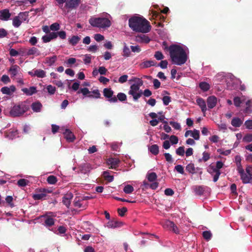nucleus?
Listing matches in <instances>:
<instances>
[{"label":"nucleus","instance_id":"8fccbe9b","mask_svg":"<svg viewBox=\"0 0 252 252\" xmlns=\"http://www.w3.org/2000/svg\"><path fill=\"white\" fill-rule=\"evenodd\" d=\"M202 235L203 238L207 241L209 240L212 237L211 233L208 231H203Z\"/></svg>","mask_w":252,"mask_h":252},{"label":"nucleus","instance_id":"6e6d98bb","mask_svg":"<svg viewBox=\"0 0 252 252\" xmlns=\"http://www.w3.org/2000/svg\"><path fill=\"white\" fill-rule=\"evenodd\" d=\"M243 141L246 142L252 141V134H247L243 138Z\"/></svg>","mask_w":252,"mask_h":252},{"label":"nucleus","instance_id":"f8f14e48","mask_svg":"<svg viewBox=\"0 0 252 252\" xmlns=\"http://www.w3.org/2000/svg\"><path fill=\"white\" fill-rule=\"evenodd\" d=\"M217 102V97L215 96H210L207 98V103L209 108L212 109L216 105Z\"/></svg>","mask_w":252,"mask_h":252},{"label":"nucleus","instance_id":"7c9ffc66","mask_svg":"<svg viewBox=\"0 0 252 252\" xmlns=\"http://www.w3.org/2000/svg\"><path fill=\"white\" fill-rule=\"evenodd\" d=\"M80 38L77 35H73L72 37L69 39V43L73 46L76 45L79 40Z\"/></svg>","mask_w":252,"mask_h":252},{"label":"nucleus","instance_id":"338daca9","mask_svg":"<svg viewBox=\"0 0 252 252\" xmlns=\"http://www.w3.org/2000/svg\"><path fill=\"white\" fill-rule=\"evenodd\" d=\"M6 202L11 207H14L13 204L12 203L13 201V197L11 196H7L5 198Z\"/></svg>","mask_w":252,"mask_h":252},{"label":"nucleus","instance_id":"37998d69","mask_svg":"<svg viewBox=\"0 0 252 252\" xmlns=\"http://www.w3.org/2000/svg\"><path fill=\"white\" fill-rule=\"evenodd\" d=\"M209 173H210L211 174H212V173H215V175L214 176V177H213V181L214 182H216L219 178V177L221 174V172L220 171H212V172H210L209 171H208Z\"/></svg>","mask_w":252,"mask_h":252},{"label":"nucleus","instance_id":"9d476101","mask_svg":"<svg viewBox=\"0 0 252 252\" xmlns=\"http://www.w3.org/2000/svg\"><path fill=\"white\" fill-rule=\"evenodd\" d=\"M242 183L244 184L252 183V176L249 175L245 171L240 174Z\"/></svg>","mask_w":252,"mask_h":252},{"label":"nucleus","instance_id":"79ce46f5","mask_svg":"<svg viewBox=\"0 0 252 252\" xmlns=\"http://www.w3.org/2000/svg\"><path fill=\"white\" fill-rule=\"evenodd\" d=\"M29 181L25 179H21L17 182V185L19 187H25L28 183Z\"/></svg>","mask_w":252,"mask_h":252},{"label":"nucleus","instance_id":"de8ad7c7","mask_svg":"<svg viewBox=\"0 0 252 252\" xmlns=\"http://www.w3.org/2000/svg\"><path fill=\"white\" fill-rule=\"evenodd\" d=\"M80 93H82L85 96L87 95V94H90V92L87 88H81L77 92V94H78Z\"/></svg>","mask_w":252,"mask_h":252},{"label":"nucleus","instance_id":"bb28decb","mask_svg":"<svg viewBox=\"0 0 252 252\" xmlns=\"http://www.w3.org/2000/svg\"><path fill=\"white\" fill-rule=\"evenodd\" d=\"M150 152L154 155H157L159 153V148L158 145L154 144L149 148Z\"/></svg>","mask_w":252,"mask_h":252},{"label":"nucleus","instance_id":"393cba45","mask_svg":"<svg viewBox=\"0 0 252 252\" xmlns=\"http://www.w3.org/2000/svg\"><path fill=\"white\" fill-rule=\"evenodd\" d=\"M246 107L244 109L243 112L245 114H250L252 112V101L248 100L246 102Z\"/></svg>","mask_w":252,"mask_h":252},{"label":"nucleus","instance_id":"aec40b11","mask_svg":"<svg viewBox=\"0 0 252 252\" xmlns=\"http://www.w3.org/2000/svg\"><path fill=\"white\" fill-rule=\"evenodd\" d=\"M42 107V104L39 101L33 102L31 105L32 110L35 112H39L41 111Z\"/></svg>","mask_w":252,"mask_h":252},{"label":"nucleus","instance_id":"a18cd8bd","mask_svg":"<svg viewBox=\"0 0 252 252\" xmlns=\"http://www.w3.org/2000/svg\"><path fill=\"white\" fill-rule=\"evenodd\" d=\"M103 175L106 180L108 181L109 182L113 181L114 179L113 176L112 175H110L109 174L108 172L104 171L103 172Z\"/></svg>","mask_w":252,"mask_h":252},{"label":"nucleus","instance_id":"13d9d810","mask_svg":"<svg viewBox=\"0 0 252 252\" xmlns=\"http://www.w3.org/2000/svg\"><path fill=\"white\" fill-rule=\"evenodd\" d=\"M37 51H38V50L37 48H36L35 47H32L28 51L27 55L28 56L33 55L36 54Z\"/></svg>","mask_w":252,"mask_h":252},{"label":"nucleus","instance_id":"72a5a7b5","mask_svg":"<svg viewBox=\"0 0 252 252\" xmlns=\"http://www.w3.org/2000/svg\"><path fill=\"white\" fill-rule=\"evenodd\" d=\"M22 23V21L20 20L17 16H16L13 18L12 20V25L14 27H19Z\"/></svg>","mask_w":252,"mask_h":252},{"label":"nucleus","instance_id":"1a4fd4ad","mask_svg":"<svg viewBox=\"0 0 252 252\" xmlns=\"http://www.w3.org/2000/svg\"><path fill=\"white\" fill-rule=\"evenodd\" d=\"M125 224V222L117 219L113 220L108 222V226L110 228L120 227Z\"/></svg>","mask_w":252,"mask_h":252},{"label":"nucleus","instance_id":"dca6fc26","mask_svg":"<svg viewBox=\"0 0 252 252\" xmlns=\"http://www.w3.org/2000/svg\"><path fill=\"white\" fill-rule=\"evenodd\" d=\"M196 103L200 107L203 113H205L207 110L206 104L205 100L201 97L196 99Z\"/></svg>","mask_w":252,"mask_h":252},{"label":"nucleus","instance_id":"9b49d317","mask_svg":"<svg viewBox=\"0 0 252 252\" xmlns=\"http://www.w3.org/2000/svg\"><path fill=\"white\" fill-rule=\"evenodd\" d=\"M165 224L169 229L172 230L174 233L179 234L180 231L178 227L173 221L167 220L165 222Z\"/></svg>","mask_w":252,"mask_h":252},{"label":"nucleus","instance_id":"603ef678","mask_svg":"<svg viewBox=\"0 0 252 252\" xmlns=\"http://www.w3.org/2000/svg\"><path fill=\"white\" fill-rule=\"evenodd\" d=\"M191 136L195 140H198L199 139V131L196 129H194L191 132Z\"/></svg>","mask_w":252,"mask_h":252},{"label":"nucleus","instance_id":"412c9836","mask_svg":"<svg viewBox=\"0 0 252 252\" xmlns=\"http://www.w3.org/2000/svg\"><path fill=\"white\" fill-rule=\"evenodd\" d=\"M119 162V160L117 158H109L107 161L108 165H110V167L109 168H116L118 166Z\"/></svg>","mask_w":252,"mask_h":252},{"label":"nucleus","instance_id":"4be33fe9","mask_svg":"<svg viewBox=\"0 0 252 252\" xmlns=\"http://www.w3.org/2000/svg\"><path fill=\"white\" fill-rule=\"evenodd\" d=\"M156 62L154 61L149 60L144 61L141 64V67L143 68H148L152 66H155Z\"/></svg>","mask_w":252,"mask_h":252},{"label":"nucleus","instance_id":"c756f323","mask_svg":"<svg viewBox=\"0 0 252 252\" xmlns=\"http://www.w3.org/2000/svg\"><path fill=\"white\" fill-rule=\"evenodd\" d=\"M186 170L189 173L193 174L195 173V168L193 163H190L186 167Z\"/></svg>","mask_w":252,"mask_h":252},{"label":"nucleus","instance_id":"a878e982","mask_svg":"<svg viewBox=\"0 0 252 252\" xmlns=\"http://www.w3.org/2000/svg\"><path fill=\"white\" fill-rule=\"evenodd\" d=\"M231 124L234 127H240L242 124V121L240 118L236 117L232 119Z\"/></svg>","mask_w":252,"mask_h":252},{"label":"nucleus","instance_id":"39448f33","mask_svg":"<svg viewBox=\"0 0 252 252\" xmlns=\"http://www.w3.org/2000/svg\"><path fill=\"white\" fill-rule=\"evenodd\" d=\"M81 2V0H66L65 4V7L69 10L76 9L78 7Z\"/></svg>","mask_w":252,"mask_h":252},{"label":"nucleus","instance_id":"ea45409f","mask_svg":"<svg viewBox=\"0 0 252 252\" xmlns=\"http://www.w3.org/2000/svg\"><path fill=\"white\" fill-rule=\"evenodd\" d=\"M47 181L50 184L54 185L57 183V179L55 176L50 175L47 178Z\"/></svg>","mask_w":252,"mask_h":252},{"label":"nucleus","instance_id":"f03ea898","mask_svg":"<svg viewBox=\"0 0 252 252\" xmlns=\"http://www.w3.org/2000/svg\"><path fill=\"white\" fill-rule=\"evenodd\" d=\"M168 50L171 60L174 64L182 65L186 63L188 56L185 50L181 46L172 44L169 47Z\"/></svg>","mask_w":252,"mask_h":252},{"label":"nucleus","instance_id":"a211bd4d","mask_svg":"<svg viewBox=\"0 0 252 252\" xmlns=\"http://www.w3.org/2000/svg\"><path fill=\"white\" fill-rule=\"evenodd\" d=\"M63 134L66 140L69 142H73L75 138L73 133L68 129H66Z\"/></svg>","mask_w":252,"mask_h":252},{"label":"nucleus","instance_id":"6ab92c4d","mask_svg":"<svg viewBox=\"0 0 252 252\" xmlns=\"http://www.w3.org/2000/svg\"><path fill=\"white\" fill-rule=\"evenodd\" d=\"M20 68L17 65H12L9 69V72L10 73L11 77H14L16 76L18 71L20 70Z\"/></svg>","mask_w":252,"mask_h":252},{"label":"nucleus","instance_id":"864d4df0","mask_svg":"<svg viewBox=\"0 0 252 252\" xmlns=\"http://www.w3.org/2000/svg\"><path fill=\"white\" fill-rule=\"evenodd\" d=\"M0 80L5 84H6L10 82V79L8 75H3L1 77Z\"/></svg>","mask_w":252,"mask_h":252},{"label":"nucleus","instance_id":"58836bf2","mask_svg":"<svg viewBox=\"0 0 252 252\" xmlns=\"http://www.w3.org/2000/svg\"><path fill=\"white\" fill-rule=\"evenodd\" d=\"M194 192L196 194L201 195L204 192V188L202 186H197L194 189Z\"/></svg>","mask_w":252,"mask_h":252},{"label":"nucleus","instance_id":"cd10ccee","mask_svg":"<svg viewBox=\"0 0 252 252\" xmlns=\"http://www.w3.org/2000/svg\"><path fill=\"white\" fill-rule=\"evenodd\" d=\"M45 225L47 227L53 226L55 223V220L47 216L44 221Z\"/></svg>","mask_w":252,"mask_h":252},{"label":"nucleus","instance_id":"c85d7f7f","mask_svg":"<svg viewBox=\"0 0 252 252\" xmlns=\"http://www.w3.org/2000/svg\"><path fill=\"white\" fill-rule=\"evenodd\" d=\"M223 165L224 164L222 162L220 161H218L216 162V167H215L213 166H212L211 165L209 166V167L211 168L212 171H220V169H221L223 167Z\"/></svg>","mask_w":252,"mask_h":252},{"label":"nucleus","instance_id":"473e14b6","mask_svg":"<svg viewBox=\"0 0 252 252\" xmlns=\"http://www.w3.org/2000/svg\"><path fill=\"white\" fill-rule=\"evenodd\" d=\"M103 94L106 98H110L113 96V91L111 89L105 88L103 90Z\"/></svg>","mask_w":252,"mask_h":252},{"label":"nucleus","instance_id":"e433bc0d","mask_svg":"<svg viewBox=\"0 0 252 252\" xmlns=\"http://www.w3.org/2000/svg\"><path fill=\"white\" fill-rule=\"evenodd\" d=\"M147 178L149 182H154L157 178V175L155 172H151L147 175Z\"/></svg>","mask_w":252,"mask_h":252},{"label":"nucleus","instance_id":"3c124183","mask_svg":"<svg viewBox=\"0 0 252 252\" xmlns=\"http://www.w3.org/2000/svg\"><path fill=\"white\" fill-rule=\"evenodd\" d=\"M154 57L157 60H161L164 58V56L160 51L156 52Z\"/></svg>","mask_w":252,"mask_h":252},{"label":"nucleus","instance_id":"f704fd0d","mask_svg":"<svg viewBox=\"0 0 252 252\" xmlns=\"http://www.w3.org/2000/svg\"><path fill=\"white\" fill-rule=\"evenodd\" d=\"M17 16L20 19V20L22 21V22H24L26 21L28 18V12H20L18 14Z\"/></svg>","mask_w":252,"mask_h":252},{"label":"nucleus","instance_id":"20e7f679","mask_svg":"<svg viewBox=\"0 0 252 252\" xmlns=\"http://www.w3.org/2000/svg\"><path fill=\"white\" fill-rule=\"evenodd\" d=\"M89 23L94 27L105 28L110 27L111 21L106 18H91L89 19Z\"/></svg>","mask_w":252,"mask_h":252},{"label":"nucleus","instance_id":"b1692460","mask_svg":"<svg viewBox=\"0 0 252 252\" xmlns=\"http://www.w3.org/2000/svg\"><path fill=\"white\" fill-rule=\"evenodd\" d=\"M80 168L81 172L83 173H86L90 171L91 169V165L88 163H84L80 165Z\"/></svg>","mask_w":252,"mask_h":252},{"label":"nucleus","instance_id":"7ed1b4c3","mask_svg":"<svg viewBox=\"0 0 252 252\" xmlns=\"http://www.w3.org/2000/svg\"><path fill=\"white\" fill-rule=\"evenodd\" d=\"M29 105L26 101H24L12 107L9 114L13 117H20L29 110Z\"/></svg>","mask_w":252,"mask_h":252},{"label":"nucleus","instance_id":"09e8293b","mask_svg":"<svg viewBox=\"0 0 252 252\" xmlns=\"http://www.w3.org/2000/svg\"><path fill=\"white\" fill-rule=\"evenodd\" d=\"M60 26L58 23H54L50 26V30L52 31H57L60 29Z\"/></svg>","mask_w":252,"mask_h":252},{"label":"nucleus","instance_id":"774afa93","mask_svg":"<svg viewBox=\"0 0 252 252\" xmlns=\"http://www.w3.org/2000/svg\"><path fill=\"white\" fill-rule=\"evenodd\" d=\"M244 125L247 129H252V120H247L245 122Z\"/></svg>","mask_w":252,"mask_h":252},{"label":"nucleus","instance_id":"4c0bfd02","mask_svg":"<svg viewBox=\"0 0 252 252\" xmlns=\"http://www.w3.org/2000/svg\"><path fill=\"white\" fill-rule=\"evenodd\" d=\"M57 60V56H53L52 57H47L46 58V63H48L49 65H53Z\"/></svg>","mask_w":252,"mask_h":252},{"label":"nucleus","instance_id":"c9c22d12","mask_svg":"<svg viewBox=\"0 0 252 252\" xmlns=\"http://www.w3.org/2000/svg\"><path fill=\"white\" fill-rule=\"evenodd\" d=\"M245 100V99H241L240 97H235L233 99L234 104L237 107H240L241 104L243 103Z\"/></svg>","mask_w":252,"mask_h":252},{"label":"nucleus","instance_id":"5fc2aeb1","mask_svg":"<svg viewBox=\"0 0 252 252\" xmlns=\"http://www.w3.org/2000/svg\"><path fill=\"white\" fill-rule=\"evenodd\" d=\"M171 100V97L169 96L165 95L162 97L163 103L165 106L168 105Z\"/></svg>","mask_w":252,"mask_h":252},{"label":"nucleus","instance_id":"f257e3e1","mask_svg":"<svg viewBox=\"0 0 252 252\" xmlns=\"http://www.w3.org/2000/svg\"><path fill=\"white\" fill-rule=\"evenodd\" d=\"M129 27L136 32L146 33L151 30L150 22L143 17L133 16L128 20Z\"/></svg>","mask_w":252,"mask_h":252},{"label":"nucleus","instance_id":"0eeeda50","mask_svg":"<svg viewBox=\"0 0 252 252\" xmlns=\"http://www.w3.org/2000/svg\"><path fill=\"white\" fill-rule=\"evenodd\" d=\"M28 74L32 77L36 76L39 78H44L46 76V72L42 69H36L28 72Z\"/></svg>","mask_w":252,"mask_h":252},{"label":"nucleus","instance_id":"69168bd1","mask_svg":"<svg viewBox=\"0 0 252 252\" xmlns=\"http://www.w3.org/2000/svg\"><path fill=\"white\" fill-rule=\"evenodd\" d=\"M94 38L96 41L100 42V41L104 40V37L103 35H102L100 34L97 33V34H95L94 35Z\"/></svg>","mask_w":252,"mask_h":252},{"label":"nucleus","instance_id":"052dcab7","mask_svg":"<svg viewBox=\"0 0 252 252\" xmlns=\"http://www.w3.org/2000/svg\"><path fill=\"white\" fill-rule=\"evenodd\" d=\"M170 141L172 144H176L178 142V138L175 135H171L170 137Z\"/></svg>","mask_w":252,"mask_h":252},{"label":"nucleus","instance_id":"e2e57ef3","mask_svg":"<svg viewBox=\"0 0 252 252\" xmlns=\"http://www.w3.org/2000/svg\"><path fill=\"white\" fill-rule=\"evenodd\" d=\"M8 34L7 31L3 28L0 29V38L6 37Z\"/></svg>","mask_w":252,"mask_h":252},{"label":"nucleus","instance_id":"4d7b16f0","mask_svg":"<svg viewBox=\"0 0 252 252\" xmlns=\"http://www.w3.org/2000/svg\"><path fill=\"white\" fill-rule=\"evenodd\" d=\"M47 90L50 94H54L56 92V88L51 85L47 87Z\"/></svg>","mask_w":252,"mask_h":252},{"label":"nucleus","instance_id":"bf43d9fd","mask_svg":"<svg viewBox=\"0 0 252 252\" xmlns=\"http://www.w3.org/2000/svg\"><path fill=\"white\" fill-rule=\"evenodd\" d=\"M168 62L166 60L161 61L158 66H159L161 68L165 69L167 67Z\"/></svg>","mask_w":252,"mask_h":252},{"label":"nucleus","instance_id":"a19ab883","mask_svg":"<svg viewBox=\"0 0 252 252\" xmlns=\"http://www.w3.org/2000/svg\"><path fill=\"white\" fill-rule=\"evenodd\" d=\"M46 197L45 193H43L42 192H39L38 193L35 194L33 195V198L34 200H40Z\"/></svg>","mask_w":252,"mask_h":252},{"label":"nucleus","instance_id":"49530a36","mask_svg":"<svg viewBox=\"0 0 252 252\" xmlns=\"http://www.w3.org/2000/svg\"><path fill=\"white\" fill-rule=\"evenodd\" d=\"M92 93L94 94V95L93 94H89L88 96L91 98L94 97L95 98H98L100 97V94L98 90H94Z\"/></svg>","mask_w":252,"mask_h":252},{"label":"nucleus","instance_id":"680f3d73","mask_svg":"<svg viewBox=\"0 0 252 252\" xmlns=\"http://www.w3.org/2000/svg\"><path fill=\"white\" fill-rule=\"evenodd\" d=\"M175 169L180 174H183L184 173V167L181 165L175 166Z\"/></svg>","mask_w":252,"mask_h":252},{"label":"nucleus","instance_id":"2f4dec72","mask_svg":"<svg viewBox=\"0 0 252 252\" xmlns=\"http://www.w3.org/2000/svg\"><path fill=\"white\" fill-rule=\"evenodd\" d=\"M199 88L203 91H208L210 88V85L206 82H201L199 85Z\"/></svg>","mask_w":252,"mask_h":252},{"label":"nucleus","instance_id":"0e129e2a","mask_svg":"<svg viewBox=\"0 0 252 252\" xmlns=\"http://www.w3.org/2000/svg\"><path fill=\"white\" fill-rule=\"evenodd\" d=\"M131 51L134 53H139L141 51V49L139 46H130Z\"/></svg>","mask_w":252,"mask_h":252},{"label":"nucleus","instance_id":"2eb2a0df","mask_svg":"<svg viewBox=\"0 0 252 252\" xmlns=\"http://www.w3.org/2000/svg\"><path fill=\"white\" fill-rule=\"evenodd\" d=\"M22 91L27 95H32L35 94L37 92L36 88L34 86L30 87L29 88H23Z\"/></svg>","mask_w":252,"mask_h":252},{"label":"nucleus","instance_id":"423d86ee","mask_svg":"<svg viewBox=\"0 0 252 252\" xmlns=\"http://www.w3.org/2000/svg\"><path fill=\"white\" fill-rule=\"evenodd\" d=\"M16 87L14 85H11L9 87H3L1 88L0 91L3 94H5L9 96L12 95L16 91Z\"/></svg>","mask_w":252,"mask_h":252},{"label":"nucleus","instance_id":"ddd939ff","mask_svg":"<svg viewBox=\"0 0 252 252\" xmlns=\"http://www.w3.org/2000/svg\"><path fill=\"white\" fill-rule=\"evenodd\" d=\"M150 37L145 34H140L136 36V41L140 43H148L150 41Z\"/></svg>","mask_w":252,"mask_h":252},{"label":"nucleus","instance_id":"6e6552de","mask_svg":"<svg viewBox=\"0 0 252 252\" xmlns=\"http://www.w3.org/2000/svg\"><path fill=\"white\" fill-rule=\"evenodd\" d=\"M11 13L8 9H4L0 10V20L2 21H8L11 16Z\"/></svg>","mask_w":252,"mask_h":252},{"label":"nucleus","instance_id":"4468645a","mask_svg":"<svg viewBox=\"0 0 252 252\" xmlns=\"http://www.w3.org/2000/svg\"><path fill=\"white\" fill-rule=\"evenodd\" d=\"M73 197V195L71 193H67L64 196L63 198V203L64 205H65L67 208H69L70 203L71 200Z\"/></svg>","mask_w":252,"mask_h":252},{"label":"nucleus","instance_id":"5701e85b","mask_svg":"<svg viewBox=\"0 0 252 252\" xmlns=\"http://www.w3.org/2000/svg\"><path fill=\"white\" fill-rule=\"evenodd\" d=\"M128 94L132 96L134 101H136L142 96V91L140 90V91H139V92H135L129 91Z\"/></svg>","mask_w":252,"mask_h":252},{"label":"nucleus","instance_id":"c03bdc74","mask_svg":"<svg viewBox=\"0 0 252 252\" xmlns=\"http://www.w3.org/2000/svg\"><path fill=\"white\" fill-rule=\"evenodd\" d=\"M184 148V146L179 147L176 150V154L180 156H184L185 154Z\"/></svg>","mask_w":252,"mask_h":252},{"label":"nucleus","instance_id":"f3484780","mask_svg":"<svg viewBox=\"0 0 252 252\" xmlns=\"http://www.w3.org/2000/svg\"><path fill=\"white\" fill-rule=\"evenodd\" d=\"M139 83L138 84H132L130 88V90L129 91H131L133 92H139L140 91V87L143 85V81L141 79H137Z\"/></svg>","mask_w":252,"mask_h":252}]
</instances>
